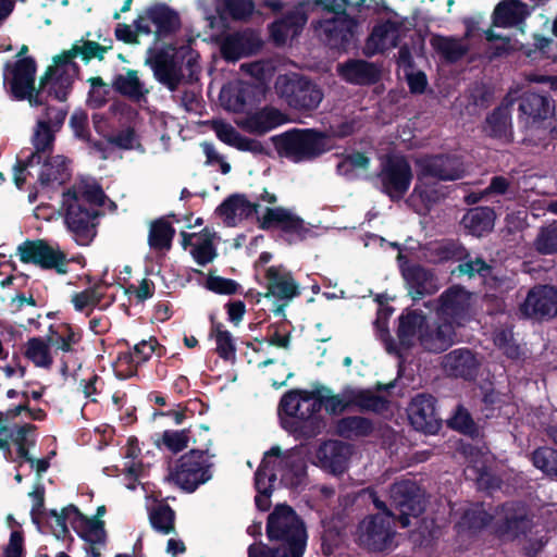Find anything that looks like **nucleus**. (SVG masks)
<instances>
[{"mask_svg":"<svg viewBox=\"0 0 557 557\" xmlns=\"http://www.w3.org/2000/svg\"><path fill=\"white\" fill-rule=\"evenodd\" d=\"M393 312L394 308L391 306L380 307L377 311V318L375 320V325L381 333V339L384 342L385 349L389 354L398 352L397 344L393 336L391 335L389 330L387 327V320L389 319Z\"/></svg>","mask_w":557,"mask_h":557,"instance_id":"nucleus-62","label":"nucleus"},{"mask_svg":"<svg viewBox=\"0 0 557 557\" xmlns=\"http://www.w3.org/2000/svg\"><path fill=\"white\" fill-rule=\"evenodd\" d=\"M270 139L281 158L295 163L315 160L331 149L327 133L317 128H290Z\"/></svg>","mask_w":557,"mask_h":557,"instance_id":"nucleus-2","label":"nucleus"},{"mask_svg":"<svg viewBox=\"0 0 557 557\" xmlns=\"http://www.w3.org/2000/svg\"><path fill=\"white\" fill-rule=\"evenodd\" d=\"M37 65L33 58L17 60L12 67L11 91L15 99L25 100L28 89L35 86Z\"/></svg>","mask_w":557,"mask_h":557,"instance_id":"nucleus-35","label":"nucleus"},{"mask_svg":"<svg viewBox=\"0 0 557 557\" xmlns=\"http://www.w3.org/2000/svg\"><path fill=\"white\" fill-rule=\"evenodd\" d=\"M286 122L287 117L281 110L272 106H265L249 113L243 122V127L248 133L260 136Z\"/></svg>","mask_w":557,"mask_h":557,"instance_id":"nucleus-31","label":"nucleus"},{"mask_svg":"<svg viewBox=\"0 0 557 557\" xmlns=\"http://www.w3.org/2000/svg\"><path fill=\"white\" fill-rule=\"evenodd\" d=\"M67 510L73 512L71 524L82 540L87 544H106L107 533L103 520L88 518L73 504L69 505Z\"/></svg>","mask_w":557,"mask_h":557,"instance_id":"nucleus-33","label":"nucleus"},{"mask_svg":"<svg viewBox=\"0 0 557 557\" xmlns=\"http://www.w3.org/2000/svg\"><path fill=\"white\" fill-rule=\"evenodd\" d=\"M337 71L345 82L354 85L370 86L381 78V70L377 65L361 59H349L339 63Z\"/></svg>","mask_w":557,"mask_h":557,"instance_id":"nucleus-27","label":"nucleus"},{"mask_svg":"<svg viewBox=\"0 0 557 557\" xmlns=\"http://www.w3.org/2000/svg\"><path fill=\"white\" fill-rule=\"evenodd\" d=\"M309 5L310 0H299L294 9L268 25L270 38L276 47L284 46L289 35L296 37L302 32L308 21L306 8Z\"/></svg>","mask_w":557,"mask_h":557,"instance_id":"nucleus-17","label":"nucleus"},{"mask_svg":"<svg viewBox=\"0 0 557 557\" xmlns=\"http://www.w3.org/2000/svg\"><path fill=\"white\" fill-rule=\"evenodd\" d=\"M455 326L447 320L429 321L426 319L418 341L420 346L429 352L441 354L455 344Z\"/></svg>","mask_w":557,"mask_h":557,"instance_id":"nucleus-21","label":"nucleus"},{"mask_svg":"<svg viewBox=\"0 0 557 557\" xmlns=\"http://www.w3.org/2000/svg\"><path fill=\"white\" fill-rule=\"evenodd\" d=\"M443 367L449 376L471 381L478 375L480 362L470 349L458 348L444 356Z\"/></svg>","mask_w":557,"mask_h":557,"instance_id":"nucleus-26","label":"nucleus"},{"mask_svg":"<svg viewBox=\"0 0 557 557\" xmlns=\"http://www.w3.org/2000/svg\"><path fill=\"white\" fill-rule=\"evenodd\" d=\"M223 12L234 21H244L251 16L255 10L252 0H222Z\"/></svg>","mask_w":557,"mask_h":557,"instance_id":"nucleus-64","label":"nucleus"},{"mask_svg":"<svg viewBox=\"0 0 557 557\" xmlns=\"http://www.w3.org/2000/svg\"><path fill=\"white\" fill-rule=\"evenodd\" d=\"M111 86L117 94L131 99L139 100L145 94L144 84L140 82L136 70L129 69L125 75H115Z\"/></svg>","mask_w":557,"mask_h":557,"instance_id":"nucleus-49","label":"nucleus"},{"mask_svg":"<svg viewBox=\"0 0 557 557\" xmlns=\"http://www.w3.org/2000/svg\"><path fill=\"white\" fill-rule=\"evenodd\" d=\"M54 70L55 72L51 75V79L46 88L48 97L58 101H66L72 91L74 79L66 71L58 73V70Z\"/></svg>","mask_w":557,"mask_h":557,"instance_id":"nucleus-54","label":"nucleus"},{"mask_svg":"<svg viewBox=\"0 0 557 557\" xmlns=\"http://www.w3.org/2000/svg\"><path fill=\"white\" fill-rule=\"evenodd\" d=\"M521 115L533 122L546 120L554 112V104L548 92L524 91L518 100Z\"/></svg>","mask_w":557,"mask_h":557,"instance_id":"nucleus-34","label":"nucleus"},{"mask_svg":"<svg viewBox=\"0 0 557 557\" xmlns=\"http://www.w3.org/2000/svg\"><path fill=\"white\" fill-rule=\"evenodd\" d=\"M412 180V169L405 156L386 154L381 159L373 184L392 202H399L408 193Z\"/></svg>","mask_w":557,"mask_h":557,"instance_id":"nucleus-3","label":"nucleus"},{"mask_svg":"<svg viewBox=\"0 0 557 557\" xmlns=\"http://www.w3.org/2000/svg\"><path fill=\"white\" fill-rule=\"evenodd\" d=\"M391 505L399 511L401 525H409L410 517H419L424 511V499L420 486L410 480L395 482L391 486Z\"/></svg>","mask_w":557,"mask_h":557,"instance_id":"nucleus-12","label":"nucleus"},{"mask_svg":"<svg viewBox=\"0 0 557 557\" xmlns=\"http://www.w3.org/2000/svg\"><path fill=\"white\" fill-rule=\"evenodd\" d=\"M265 533L269 541L278 542V547L288 556H304L308 540L306 524L289 505L274 507L268 516Z\"/></svg>","mask_w":557,"mask_h":557,"instance_id":"nucleus-1","label":"nucleus"},{"mask_svg":"<svg viewBox=\"0 0 557 557\" xmlns=\"http://www.w3.org/2000/svg\"><path fill=\"white\" fill-rule=\"evenodd\" d=\"M493 520L494 516L484 508V503H476L463 511L457 528L476 533L490 525Z\"/></svg>","mask_w":557,"mask_h":557,"instance_id":"nucleus-41","label":"nucleus"},{"mask_svg":"<svg viewBox=\"0 0 557 557\" xmlns=\"http://www.w3.org/2000/svg\"><path fill=\"white\" fill-rule=\"evenodd\" d=\"M469 310V293L461 286H451L440 296V313L453 324L462 325Z\"/></svg>","mask_w":557,"mask_h":557,"instance_id":"nucleus-24","label":"nucleus"},{"mask_svg":"<svg viewBox=\"0 0 557 557\" xmlns=\"http://www.w3.org/2000/svg\"><path fill=\"white\" fill-rule=\"evenodd\" d=\"M148 53L149 57L146 63L151 67L154 78L170 91L177 90L184 74L182 62L177 59L176 54L171 53L164 48L158 50L150 48Z\"/></svg>","mask_w":557,"mask_h":557,"instance_id":"nucleus-15","label":"nucleus"},{"mask_svg":"<svg viewBox=\"0 0 557 557\" xmlns=\"http://www.w3.org/2000/svg\"><path fill=\"white\" fill-rule=\"evenodd\" d=\"M17 252L23 263H32L42 270H54L59 275L69 272L71 260L66 253L45 239H27L17 247Z\"/></svg>","mask_w":557,"mask_h":557,"instance_id":"nucleus-9","label":"nucleus"},{"mask_svg":"<svg viewBox=\"0 0 557 557\" xmlns=\"http://www.w3.org/2000/svg\"><path fill=\"white\" fill-rule=\"evenodd\" d=\"M208 450V446L203 449H190L177 460L173 479L184 491L193 493L212 478V465L206 458Z\"/></svg>","mask_w":557,"mask_h":557,"instance_id":"nucleus-8","label":"nucleus"},{"mask_svg":"<svg viewBox=\"0 0 557 557\" xmlns=\"http://www.w3.org/2000/svg\"><path fill=\"white\" fill-rule=\"evenodd\" d=\"M451 430L471 437L472 440L480 436V429L474 422L470 412L462 406H458L454 416L447 421Z\"/></svg>","mask_w":557,"mask_h":557,"instance_id":"nucleus-53","label":"nucleus"},{"mask_svg":"<svg viewBox=\"0 0 557 557\" xmlns=\"http://www.w3.org/2000/svg\"><path fill=\"white\" fill-rule=\"evenodd\" d=\"M282 449L280 446H272L264 453L263 458L255 472V487L257 493L273 492V483L276 481L274 466L270 460L271 457H281Z\"/></svg>","mask_w":557,"mask_h":557,"instance_id":"nucleus-39","label":"nucleus"},{"mask_svg":"<svg viewBox=\"0 0 557 557\" xmlns=\"http://www.w3.org/2000/svg\"><path fill=\"white\" fill-rule=\"evenodd\" d=\"M400 270L413 300H420L437 292V278L432 270L419 263L401 265Z\"/></svg>","mask_w":557,"mask_h":557,"instance_id":"nucleus-22","label":"nucleus"},{"mask_svg":"<svg viewBox=\"0 0 557 557\" xmlns=\"http://www.w3.org/2000/svg\"><path fill=\"white\" fill-rule=\"evenodd\" d=\"M210 336L215 339V352L224 361H233L236 356V345L231 332L224 330L223 323L215 320L213 314L210 315Z\"/></svg>","mask_w":557,"mask_h":557,"instance_id":"nucleus-42","label":"nucleus"},{"mask_svg":"<svg viewBox=\"0 0 557 557\" xmlns=\"http://www.w3.org/2000/svg\"><path fill=\"white\" fill-rule=\"evenodd\" d=\"M72 177L69 160L64 156H48L38 174V184L42 189H57Z\"/></svg>","mask_w":557,"mask_h":557,"instance_id":"nucleus-29","label":"nucleus"},{"mask_svg":"<svg viewBox=\"0 0 557 557\" xmlns=\"http://www.w3.org/2000/svg\"><path fill=\"white\" fill-rule=\"evenodd\" d=\"M533 466L549 476H557V449L552 447H539L532 455Z\"/></svg>","mask_w":557,"mask_h":557,"instance_id":"nucleus-56","label":"nucleus"},{"mask_svg":"<svg viewBox=\"0 0 557 557\" xmlns=\"http://www.w3.org/2000/svg\"><path fill=\"white\" fill-rule=\"evenodd\" d=\"M62 205L65 209L64 223L72 238L79 246L90 245L97 235L99 210L83 207L75 196V186L63 191Z\"/></svg>","mask_w":557,"mask_h":557,"instance_id":"nucleus-4","label":"nucleus"},{"mask_svg":"<svg viewBox=\"0 0 557 557\" xmlns=\"http://www.w3.org/2000/svg\"><path fill=\"white\" fill-rule=\"evenodd\" d=\"M399 23L389 18L375 24L366 40L364 54L373 57L384 53L389 47L396 48L399 41Z\"/></svg>","mask_w":557,"mask_h":557,"instance_id":"nucleus-25","label":"nucleus"},{"mask_svg":"<svg viewBox=\"0 0 557 557\" xmlns=\"http://www.w3.org/2000/svg\"><path fill=\"white\" fill-rule=\"evenodd\" d=\"M357 28L354 17H333L325 21L323 30L325 40L331 49L348 51Z\"/></svg>","mask_w":557,"mask_h":557,"instance_id":"nucleus-30","label":"nucleus"},{"mask_svg":"<svg viewBox=\"0 0 557 557\" xmlns=\"http://www.w3.org/2000/svg\"><path fill=\"white\" fill-rule=\"evenodd\" d=\"M519 310L524 318L536 321H548L557 318V286H533L528 292Z\"/></svg>","mask_w":557,"mask_h":557,"instance_id":"nucleus-13","label":"nucleus"},{"mask_svg":"<svg viewBox=\"0 0 557 557\" xmlns=\"http://www.w3.org/2000/svg\"><path fill=\"white\" fill-rule=\"evenodd\" d=\"M281 482L284 486L297 490L307 485V461L299 450L292 449L283 453L281 457Z\"/></svg>","mask_w":557,"mask_h":557,"instance_id":"nucleus-28","label":"nucleus"},{"mask_svg":"<svg viewBox=\"0 0 557 557\" xmlns=\"http://www.w3.org/2000/svg\"><path fill=\"white\" fill-rule=\"evenodd\" d=\"M523 49L525 55L532 62L549 61L557 63V41L542 35H534V42L527 44Z\"/></svg>","mask_w":557,"mask_h":557,"instance_id":"nucleus-46","label":"nucleus"},{"mask_svg":"<svg viewBox=\"0 0 557 557\" xmlns=\"http://www.w3.org/2000/svg\"><path fill=\"white\" fill-rule=\"evenodd\" d=\"M530 14L529 5L523 1L502 0L494 7L491 14L490 28H513L523 33Z\"/></svg>","mask_w":557,"mask_h":557,"instance_id":"nucleus-20","label":"nucleus"},{"mask_svg":"<svg viewBox=\"0 0 557 557\" xmlns=\"http://www.w3.org/2000/svg\"><path fill=\"white\" fill-rule=\"evenodd\" d=\"M259 227L265 231L280 230L289 244L305 240L311 232L302 218L283 207L267 208L262 218L259 219Z\"/></svg>","mask_w":557,"mask_h":557,"instance_id":"nucleus-11","label":"nucleus"},{"mask_svg":"<svg viewBox=\"0 0 557 557\" xmlns=\"http://www.w3.org/2000/svg\"><path fill=\"white\" fill-rule=\"evenodd\" d=\"M305 389H292L286 392L278 404V414H285L292 420L300 419V413L304 408L302 392Z\"/></svg>","mask_w":557,"mask_h":557,"instance_id":"nucleus-59","label":"nucleus"},{"mask_svg":"<svg viewBox=\"0 0 557 557\" xmlns=\"http://www.w3.org/2000/svg\"><path fill=\"white\" fill-rule=\"evenodd\" d=\"M134 30L129 25L125 23H119L115 27L114 35L115 38L124 44H138V35H150L152 34V29L148 23H144V18H140V15L136 20H134Z\"/></svg>","mask_w":557,"mask_h":557,"instance_id":"nucleus-58","label":"nucleus"},{"mask_svg":"<svg viewBox=\"0 0 557 557\" xmlns=\"http://www.w3.org/2000/svg\"><path fill=\"white\" fill-rule=\"evenodd\" d=\"M317 458L322 469L341 475L348 469V446L339 441L324 443L318 448Z\"/></svg>","mask_w":557,"mask_h":557,"instance_id":"nucleus-32","label":"nucleus"},{"mask_svg":"<svg viewBox=\"0 0 557 557\" xmlns=\"http://www.w3.org/2000/svg\"><path fill=\"white\" fill-rule=\"evenodd\" d=\"M511 127V117L508 107L498 106L487 114L483 131L492 138L502 139L508 134Z\"/></svg>","mask_w":557,"mask_h":557,"instance_id":"nucleus-48","label":"nucleus"},{"mask_svg":"<svg viewBox=\"0 0 557 557\" xmlns=\"http://www.w3.org/2000/svg\"><path fill=\"white\" fill-rule=\"evenodd\" d=\"M175 228L164 218H159L150 223L148 245L153 250L165 251L172 247Z\"/></svg>","mask_w":557,"mask_h":557,"instance_id":"nucleus-45","label":"nucleus"},{"mask_svg":"<svg viewBox=\"0 0 557 557\" xmlns=\"http://www.w3.org/2000/svg\"><path fill=\"white\" fill-rule=\"evenodd\" d=\"M280 96L288 107L299 112H311L321 103L322 89L304 75L280 76L277 79Z\"/></svg>","mask_w":557,"mask_h":557,"instance_id":"nucleus-5","label":"nucleus"},{"mask_svg":"<svg viewBox=\"0 0 557 557\" xmlns=\"http://www.w3.org/2000/svg\"><path fill=\"white\" fill-rule=\"evenodd\" d=\"M140 18H144V23L149 21L154 25L152 33L156 41L171 38L182 27L180 13L164 2L157 1L146 8Z\"/></svg>","mask_w":557,"mask_h":557,"instance_id":"nucleus-19","label":"nucleus"},{"mask_svg":"<svg viewBox=\"0 0 557 557\" xmlns=\"http://www.w3.org/2000/svg\"><path fill=\"white\" fill-rule=\"evenodd\" d=\"M57 129L49 125V122L38 121L33 137V146L37 151H44L50 156L55 140Z\"/></svg>","mask_w":557,"mask_h":557,"instance_id":"nucleus-60","label":"nucleus"},{"mask_svg":"<svg viewBox=\"0 0 557 557\" xmlns=\"http://www.w3.org/2000/svg\"><path fill=\"white\" fill-rule=\"evenodd\" d=\"M48 342L63 352H72L73 346L82 341V333L69 323H61L58 327L50 325L48 329Z\"/></svg>","mask_w":557,"mask_h":557,"instance_id":"nucleus-44","label":"nucleus"},{"mask_svg":"<svg viewBox=\"0 0 557 557\" xmlns=\"http://www.w3.org/2000/svg\"><path fill=\"white\" fill-rule=\"evenodd\" d=\"M104 41H108V45H100L92 40H85L82 46L76 44L77 57H81L86 64L92 59L102 61L104 59V54L112 49L113 44L111 38L106 39Z\"/></svg>","mask_w":557,"mask_h":557,"instance_id":"nucleus-61","label":"nucleus"},{"mask_svg":"<svg viewBox=\"0 0 557 557\" xmlns=\"http://www.w3.org/2000/svg\"><path fill=\"white\" fill-rule=\"evenodd\" d=\"M75 196L78 202L85 208L101 207L106 199V194L98 184L86 185L82 191L77 190L75 187Z\"/></svg>","mask_w":557,"mask_h":557,"instance_id":"nucleus-63","label":"nucleus"},{"mask_svg":"<svg viewBox=\"0 0 557 557\" xmlns=\"http://www.w3.org/2000/svg\"><path fill=\"white\" fill-rule=\"evenodd\" d=\"M331 393V389L324 386H318L315 389L302 392L304 408L300 419L292 421H282L285 430L297 437L306 440L312 438L321 433L323 420L319 416L323 407L322 393Z\"/></svg>","mask_w":557,"mask_h":557,"instance_id":"nucleus-6","label":"nucleus"},{"mask_svg":"<svg viewBox=\"0 0 557 557\" xmlns=\"http://www.w3.org/2000/svg\"><path fill=\"white\" fill-rule=\"evenodd\" d=\"M190 253L195 261L201 267L207 265L216 258L218 251L208 228L202 230L200 242L193 245Z\"/></svg>","mask_w":557,"mask_h":557,"instance_id":"nucleus-57","label":"nucleus"},{"mask_svg":"<svg viewBox=\"0 0 557 557\" xmlns=\"http://www.w3.org/2000/svg\"><path fill=\"white\" fill-rule=\"evenodd\" d=\"M264 277L267 280L265 297L290 300L300 295L299 285L292 272L282 264L269 267Z\"/></svg>","mask_w":557,"mask_h":557,"instance_id":"nucleus-23","label":"nucleus"},{"mask_svg":"<svg viewBox=\"0 0 557 557\" xmlns=\"http://www.w3.org/2000/svg\"><path fill=\"white\" fill-rule=\"evenodd\" d=\"M495 218L493 208L474 207L468 210L461 223L469 234L480 237L493 231Z\"/></svg>","mask_w":557,"mask_h":557,"instance_id":"nucleus-37","label":"nucleus"},{"mask_svg":"<svg viewBox=\"0 0 557 557\" xmlns=\"http://www.w3.org/2000/svg\"><path fill=\"white\" fill-rule=\"evenodd\" d=\"M496 513L502 515L494 525L495 534L500 539L513 541L527 535L532 529V520L520 503H504L497 507Z\"/></svg>","mask_w":557,"mask_h":557,"instance_id":"nucleus-14","label":"nucleus"},{"mask_svg":"<svg viewBox=\"0 0 557 557\" xmlns=\"http://www.w3.org/2000/svg\"><path fill=\"white\" fill-rule=\"evenodd\" d=\"M50 343L42 337L35 336L27 339L23 355L37 368L50 369L53 357L50 351Z\"/></svg>","mask_w":557,"mask_h":557,"instance_id":"nucleus-47","label":"nucleus"},{"mask_svg":"<svg viewBox=\"0 0 557 557\" xmlns=\"http://www.w3.org/2000/svg\"><path fill=\"white\" fill-rule=\"evenodd\" d=\"M348 404L350 407H357L361 412L380 413L388 408V400L370 389H348Z\"/></svg>","mask_w":557,"mask_h":557,"instance_id":"nucleus-43","label":"nucleus"},{"mask_svg":"<svg viewBox=\"0 0 557 557\" xmlns=\"http://www.w3.org/2000/svg\"><path fill=\"white\" fill-rule=\"evenodd\" d=\"M392 518L393 513H375L363 518L357 527V544L373 553L389 549L395 535Z\"/></svg>","mask_w":557,"mask_h":557,"instance_id":"nucleus-7","label":"nucleus"},{"mask_svg":"<svg viewBox=\"0 0 557 557\" xmlns=\"http://www.w3.org/2000/svg\"><path fill=\"white\" fill-rule=\"evenodd\" d=\"M437 399L428 393H419L411 398L407 414L411 426L421 433L435 435L443 425L437 411Z\"/></svg>","mask_w":557,"mask_h":557,"instance_id":"nucleus-10","label":"nucleus"},{"mask_svg":"<svg viewBox=\"0 0 557 557\" xmlns=\"http://www.w3.org/2000/svg\"><path fill=\"white\" fill-rule=\"evenodd\" d=\"M102 285H104V281L100 280L92 286L73 294L71 301L74 309L78 312H84L88 308L89 310L86 312V315H90L91 311L101 304L104 297V293L100 290Z\"/></svg>","mask_w":557,"mask_h":557,"instance_id":"nucleus-51","label":"nucleus"},{"mask_svg":"<svg viewBox=\"0 0 557 557\" xmlns=\"http://www.w3.org/2000/svg\"><path fill=\"white\" fill-rule=\"evenodd\" d=\"M533 246L540 255L557 253V221L540 227Z\"/></svg>","mask_w":557,"mask_h":557,"instance_id":"nucleus-55","label":"nucleus"},{"mask_svg":"<svg viewBox=\"0 0 557 557\" xmlns=\"http://www.w3.org/2000/svg\"><path fill=\"white\" fill-rule=\"evenodd\" d=\"M419 180L432 177L437 181H457L465 174L463 164L459 157L449 153L431 154L418 161Z\"/></svg>","mask_w":557,"mask_h":557,"instance_id":"nucleus-18","label":"nucleus"},{"mask_svg":"<svg viewBox=\"0 0 557 557\" xmlns=\"http://www.w3.org/2000/svg\"><path fill=\"white\" fill-rule=\"evenodd\" d=\"M373 431L372 420L361 416L343 417L335 423V433L345 440L368 437Z\"/></svg>","mask_w":557,"mask_h":557,"instance_id":"nucleus-38","label":"nucleus"},{"mask_svg":"<svg viewBox=\"0 0 557 557\" xmlns=\"http://www.w3.org/2000/svg\"><path fill=\"white\" fill-rule=\"evenodd\" d=\"M432 45L447 63H456L469 52L468 45L454 37H438Z\"/></svg>","mask_w":557,"mask_h":557,"instance_id":"nucleus-52","label":"nucleus"},{"mask_svg":"<svg viewBox=\"0 0 557 557\" xmlns=\"http://www.w3.org/2000/svg\"><path fill=\"white\" fill-rule=\"evenodd\" d=\"M426 319L418 309L406 310L399 315L396 334L401 347L409 349L414 345V339L422 333Z\"/></svg>","mask_w":557,"mask_h":557,"instance_id":"nucleus-36","label":"nucleus"},{"mask_svg":"<svg viewBox=\"0 0 557 557\" xmlns=\"http://www.w3.org/2000/svg\"><path fill=\"white\" fill-rule=\"evenodd\" d=\"M483 34L485 40L488 42L499 41L498 45L491 46L490 59L505 57L512 52H520L523 54L522 48H525V44L519 42L518 40H512L508 36H504L494 32L492 28L485 29Z\"/></svg>","mask_w":557,"mask_h":557,"instance_id":"nucleus-50","label":"nucleus"},{"mask_svg":"<svg viewBox=\"0 0 557 557\" xmlns=\"http://www.w3.org/2000/svg\"><path fill=\"white\" fill-rule=\"evenodd\" d=\"M263 47L258 33L251 28L226 34L220 41V52L227 62L257 54Z\"/></svg>","mask_w":557,"mask_h":557,"instance_id":"nucleus-16","label":"nucleus"},{"mask_svg":"<svg viewBox=\"0 0 557 557\" xmlns=\"http://www.w3.org/2000/svg\"><path fill=\"white\" fill-rule=\"evenodd\" d=\"M176 512L165 502H161L149 510L151 528L162 535L176 534Z\"/></svg>","mask_w":557,"mask_h":557,"instance_id":"nucleus-40","label":"nucleus"}]
</instances>
